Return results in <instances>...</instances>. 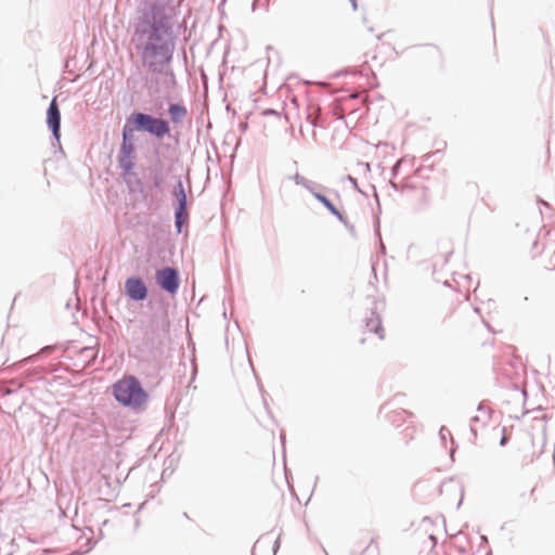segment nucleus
<instances>
[{"label": "nucleus", "mask_w": 555, "mask_h": 555, "mask_svg": "<svg viewBox=\"0 0 555 555\" xmlns=\"http://www.w3.org/2000/svg\"><path fill=\"white\" fill-rule=\"evenodd\" d=\"M111 389L120 405L135 411L144 409L149 401V393L133 375H124Z\"/></svg>", "instance_id": "1"}, {"label": "nucleus", "mask_w": 555, "mask_h": 555, "mask_svg": "<svg viewBox=\"0 0 555 555\" xmlns=\"http://www.w3.org/2000/svg\"><path fill=\"white\" fill-rule=\"evenodd\" d=\"M141 130L147 131L157 138H163L165 134L169 133L170 128L168 122L164 119L154 118L143 113H134L127 120L122 130V137L125 140H128L134 131Z\"/></svg>", "instance_id": "2"}, {"label": "nucleus", "mask_w": 555, "mask_h": 555, "mask_svg": "<svg viewBox=\"0 0 555 555\" xmlns=\"http://www.w3.org/2000/svg\"><path fill=\"white\" fill-rule=\"evenodd\" d=\"M167 47L158 28H154L149 37L142 57L150 66H154L158 59H168Z\"/></svg>", "instance_id": "3"}, {"label": "nucleus", "mask_w": 555, "mask_h": 555, "mask_svg": "<svg viewBox=\"0 0 555 555\" xmlns=\"http://www.w3.org/2000/svg\"><path fill=\"white\" fill-rule=\"evenodd\" d=\"M156 282L160 288L175 295L179 288L178 271L172 268H164L156 272Z\"/></svg>", "instance_id": "4"}, {"label": "nucleus", "mask_w": 555, "mask_h": 555, "mask_svg": "<svg viewBox=\"0 0 555 555\" xmlns=\"http://www.w3.org/2000/svg\"><path fill=\"white\" fill-rule=\"evenodd\" d=\"M126 295L132 300H144L147 296V288L139 278H129L125 283Z\"/></svg>", "instance_id": "5"}, {"label": "nucleus", "mask_w": 555, "mask_h": 555, "mask_svg": "<svg viewBox=\"0 0 555 555\" xmlns=\"http://www.w3.org/2000/svg\"><path fill=\"white\" fill-rule=\"evenodd\" d=\"M47 124L51 128L53 135L56 140L60 139V124H61V113L59 109V105L56 103V99L54 98L47 112Z\"/></svg>", "instance_id": "6"}, {"label": "nucleus", "mask_w": 555, "mask_h": 555, "mask_svg": "<svg viewBox=\"0 0 555 555\" xmlns=\"http://www.w3.org/2000/svg\"><path fill=\"white\" fill-rule=\"evenodd\" d=\"M169 114L171 116V119L177 122L185 116L186 111L183 106L172 104L169 107Z\"/></svg>", "instance_id": "7"}, {"label": "nucleus", "mask_w": 555, "mask_h": 555, "mask_svg": "<svg viewBox=\"0 0 555 555\" xmlns=\"http://www.w3.org/2000/svg\"><path fill=\"white\" fill-rule=\"evenodd\" d=\"M173 194L177 197L179 205L183 208V206L186 205V194L181 181H179L175 186Z\"/></svg>", "instance_id": "8"}, {"label": "nucleus", "mask_w": 555, "mask_h": 555, "mask_svg": "<svg viewBox=\"0 0 555 555\" xmlns=\"http://www.w3.org/2000/svg\"><path fill=\"white\" fill-rule=\"evenodd\" d=\"M315 198L320 201L333 215L338 217L340 220L343 219V216L340 212L336 209V207L322 194L315 193Z\"/></svg>", "instance_id": "9"}, {"label": "nucleus", "mask_w": 555, "mask_h": 555, "mask_svg": "<svg viewBox=\"0 0 555 555\" xmlns=\"http://www.w3.org/2000/svg\"><path fill=\"white\" fill-rule=\"evenodd\" d=\"M186 217H188L186 205H184L183 208L179 205V207L176 211V225H177L179 232H180L181 225L184 222V220L186 219Z\"/></svg>", "instance_id": "10"}, {"label": "nucleus", "mask_w": 555, "mask_h": 555, "mask_svg": "<svg viewBox=\"0 0 555 555\" xmlns=\"http://www.w3.org/2000/svg\"><path fill=\"white\" fill-rule=\"evenodd\" d=\"M133 151V146L131 143H127V140L124 139L122 145H121V153L125 155V157L129 158L131 153Z\"/></svg>", "instance_id": "11"}, {"label": "nucleus", "mask_w": 555, "mask_h": 555, "mask_svg": "<svg viewBox=\"0 0 555 555\" xmlns=\"http://www.w3.org/2000/svg\"><path fill=\"white\" fill-rule=\"evenodd\" d=\"M120 163H121L122 167H124L127 171H128V170H130V169H131V167H132L131 162H130V160H128L127 163H125V158H124V157L120 159Z\"/></svg>", "instance_id": "12"}, {"label": "nucleus", "mask_w": 555, "mask_h": 555, "mask_svg": "<svg viewBox=\"0 0 555 555\" xmlns=\"http://www.w3.org/2000/svg\"><path fill=\"white\" fill-rule=\"evenodd\" d=\"M375 332L376 334H378L379 338L383 339L384 338V330L382 328L380 324L378 323L376 326H375Z\"/></svg>", "instance_id": "13"}, {"label": "nucleus", "mask_w": 555, "mask_h": 555, "mask_svg": "<svg viewBox=\"0 0 555 555\" xmlns=\"http://www.w3.org/2000/svg\"><path fill=\"white\" fill-rule=\"evenodd\" d=\"M294 179H295V181H296L297 183H304V181H305L304 177H300L299 175H296V176L294 177Z\"/></svg>", "instance_id": "14"}, {"label": "nucleus", "mask_w": 555, "mask_h": 555, "mask_svg": "<svg viewBox=\"0 0 555 555\" xmlns=\"http://www.w3.org/2000/svg\"><path fill=\"white\" fill-rule=\"evenodd\" d=\"M352 4V9L356 11L358 9L357 0H349Z\"/></svg>", "instance_id": "15"}, {"label": "nucleus", "mask_w": 555, "mask_h": 555, "mask_svg": "<svg viewBox=\"0 0 555 555\" xmlns=\"http://www.w3.org/2000/svg\"><path fill=\"white\" fill-rule=\"evenodd\" d=\"M506 439H507V438H506V436H505V435H503V436H502V438H501L500 444H501V446H504V444H505V442H506Z\"/></svg>", "instance_id": "16"}]
</instances>
